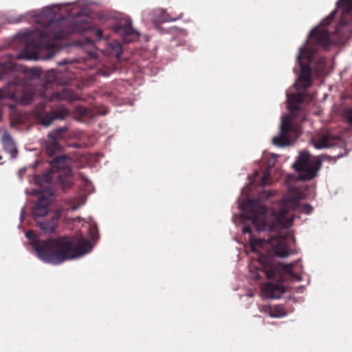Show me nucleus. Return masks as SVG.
Segmentation results:
<instances>
[{"label": "nucleus", "mask_w": 352, "mask_h": 352, "mask_svg": "<svg viewBox=\"0 0 352 352\" xmlns=\"http://www.w3.org/2000/svg\"><path fill=\"white\" fill-rule=\"evenodd\" d=\"M39 259L45 263L58 265L63 262L84 255L91 250L90 242L84 238L60 236L46 240H37L32 230L25 233Z\"/></svg>", "instance_id": "f257e3e1"}, {"label": "nucleus", "mask_w": 352, "mask_h": 352, "mask_svg": "<svg viewBox=\"0 0 352 352\" xmlns=\"http://www.w3.org/2000/svg\"><path fill=\"white\" fill-rule=\"evenodd\" d=\"M91 28V23L85 19H60L51 21L39 32L37 40L27 42L25 48L18 54L17 58L37 59L41 49L46 48L51 51L54 48L56 41L65 38L73 33L82 34Z\"/></svg>", "instance_id": "f03ea898"}, {"label": "nucleus", "mask_w": 352, "mask_h": 352, "mask_svg": "<svg viewBox=\"0 0 352 352\" xmlns=\"http://www.w3.org/2000/svg\"><path fill=\"white\" fill-rule=\"evenodd\" d=\"M331 44L329 33L320 28H314L309 34V40L307 41L304 47L299 49L296 60L300 66V74L299 76V83L297 85V90L300 88L306 89L311 85V69L308 64L302 63V58H305L310 62L319 47L327 48Z\"/></svg>", "instance_id": "7ed1b4c3"}, {"label": "nucleus", "mask_w": 352, "mask_h": 352, "mask_svg": "<svg viewBox=\"0 0 352 352\" xmlns=\"http://www.w3.org/2000/svg\"><path fill=\"white\" fill-rule=\"evenodd\" d=\"M257 270L263 272L269 280H275L278 283H267L262 287L265 296L272 299H278L286 292V287L283 285L285 273H289L292 267L289 265L273 262L272 258L264 254L258 256Z\"/></svg>", "instance_id": "20e7f679"}, {"label": "nucleus", "mask_w": 352, "mask_h": 352, "mask_svg": "<svg viewBox=\"0 0 352 352\" xmlns=\"http://www.w3.org/2000/svg\"><path fill=\"white\" fill-rule=\"evenodd\" d=\"M250 243L253 252H258L259 249L266 250L269 256L287 257L291 252L285 239L276 236H269L267 239L250 237Z\"/></svg>", "instance_id": "39448f33"}, {"label": "nucleus", "mask_w": 352, "mask_h": 352, "mask_svg": "<svg viewBox=\"0 0 352 352\" xmlns=\"http://www.w3.org/2000/svg\"><path fill=\"white\" fill-rule=\"evenodd\" d=\"M242 208L248 212L247 218L256 227L258 231H272L274 229V223L269 224L266 221L267 208L261 199H249L243 203Z\"/></svg>", "instance_id": "423d86ee"}, {"label": "nucleus", "mask_w": 352, "mask_h": 352, "mask_svg": "<svg viewBox=\"0 0 352 352\" xmlns=\"http://www.w3.org/2000/svg\"><path fill=\"white\" fill-rule=\"evenodd\" d=\"M292 210H298L300 212L310 214L313 207L309 204H301L299 198L287 197L280 202L279 210L273 214L275 215V221L280 226L289 227L292 223V219L287 217L288 212Z\"/></svg>", "instance_id": "0eeeda50"}, {"label": "nucleus", "mask_w": 352, "mask_h": 352, "mask_svg": "<svg viewBox=\"0 0 352 352\" xmlns=\"http://www.w3.org/2000/svg\"><path fill=\"white\" fill-rule=\"evenodd\" d=\"M321 166L319 160H311L310 154L304 151L300 152L296 161L293 164V168L299 173L302 180H310L316 175Z\"/></svg>", "instance_id": "6e6552de"}, {"label": "nucleus", "mask_w": 352, "mask_h": 352, "mask_svg": "<svg viewBox=\"0 0 352 352\" xmlns=\"http://www.w3.org/2000/svg\"><path fill=\"white\" fill-rule=\"evenodd\" d=\"M299 132V127L296 124L291 115H286L283 116L280 126V133L278 135L272 139V142L274 145L282 147L290 144L291 134L298 135Z\"/></svg>", "instance_id": "1a4fd4ad"}, {"label": "nucleus", "mask_w": 352, "mask_h": 352, "mask_svg": "<svg viewBox=\"0 0 352 352\" xmlns=\"http://www.w3.org/2000/svg\"><path fill=\"white\" fill-rule=\"evenodd\" d=\"M309 94L307 93H290L287 94V107L291 114L296 116L300 111L299 104L303 102Z\"/></svg>", "instance_id": "9d476101"}, {"label": "nucleus", "mask_w": 352, "mask_h": 352, "mask_svg": "<svg viewBox=\"0 0 352 352\" xmlns=\"http://www.w3.org/2000/svg\"><path fill=\"white\" fill-rule=\"evenodd\" d=\"M1 143L2 144L3 151L8 153L12 159H15L17 157L18 149L16 148L15 142L8 131H5L3 133L1 139Z\"/></svg>", "instance_id": "9b49d317"}, {"label": "nucleus", "mask_w": 352, "mask_h": 352, "mask_svg": "<svg viewBox=\"0 0 352 352\" xmlns=\"http://www.w3.org/2000/svg\"><path fill=\"white\" fill-rule=\"evenodd\" d=\"M337 6L342 8V16L335 32H339L340 26L345 25L350 23V20L346 19V16L352 14V0H339L337 2Z\"/></svg>", "instance_id": "f8f14e48"}, {"label": "nucleus", "mask_w": 352, "mask_h": 352, "mask_svg": "<svg viewBox=\"0 0 352 352\" xmlns=\"http://www.w3.org/2000/svg\"><path fill=\"white\" fill-rule=\"evenodd\" d=\"M50 201L44 196L38 197L34 206L32 208V214L35 219L45 217L49 212Z\"/></svg>", "instance_id": "ddd939ff"}, {"label": "nucleus", "mask_w": 352, "mask_h": 352, "mask_svg": "<svg viewBox=\"0 0 352 352\" xmlns=\"http://www.w3.org/2000/svg\"><path fill=\"white\" fill-rule=\"evenodd\" d=\"M337 138L329 133H323L312 138L311 142L316 148H324L334 145Z\"/></svg>", "instance_id": "4468645a"}, {"label": "nucleus", "mask_w": 352, "mask_h": 352, "mask_svg": "<svg viewBox=\"0 0 352 352\" xmlns=\"http://www.w3.org/2000/svg\"><path fill=\"white\" fill-rule=\"evenodd\" d=\"M74 115L77 120L80 121H87L93 119L97 113L91 109L78 106L75 109Z\"/></svg>", "instance_id": "2eb2a0df"}, {"label": "nucleus", "mask_w": 352, "mask_h": 352, "mask_svg": "<svg viewBox=\"0 0 352 352\" xmlns=\"http://www.w3.org/2000/svg\"><path fill=\"white\" fill-rule=\"evenodd\" d=\"M179 18L180 16L171 17L164 10H159L155 16L153 18V23L155 26L159 27L163 23L175 21Z\"/></svg>", "instance_id": "dca6fc26"}, {"label": "nucleus", "mask_w": 352, "mask_h": 352, "mask_svg": "<svg viewBox=\"0 0 352 352\" xmlns=\"http://www.w3.org/2000/svg\"><path fill=\"white\" fill-rule=\"evenodd\" d=\"M60 74L61 72L56 69H52L46 72L45 74V87H48L50 85L53 83H60Z\"/></svg>", "instance_id": "f3484780"}, {"label": "nucleus", "mask_w": 352, "mask_h": 352, "mask_svg": "<svg viewBox=\"0 0 352 352\" xmlns=\"http://www.w3.org/2000/svg\"><path fill=\"white\" fill-rule=\"evenodd\" d=\"M36 221L37 226L45 233H53L57 227V219L52 218L50 220Z\"/></svg>", "instance_id": "a211bd4d"}, {"label": "nucleus", "mask_w": 352, "mask_h": 352, "mask_svg": "<svg viewBox=\"0 0 352 352\" xmlns=\"http://www.w3.org/2000/svg\"><path fill=\"white\" fill-rule=\"evenodd\" d=\"M68 135V127L64 126L50 131L47 135V138L59 142L60 140L66 139Z\"/></svg>", "instance_id": "6ab92c4d"}, {"label": "nucleus", "mask_w": 352, "mask_h": 352, "mask_svg": "<svg viewBox=\"0 0 352 352\" xmlns=\"http://www.w3.org/2000/svg\"><path fill=\"white\" fill-rule=\"evenodd\" d=\"M71 97V92L66 88H62L61 91H56L53 94H52L49 98L48 100L55 101V100H66Z\"/></svg>", "instance_id": "aec40b11"}, {"label": "nucleus", "mask_w": 352, "mask_h": 352, "mask_svg": "<svg viewBox=\"0 0 352 352\" xmlns=\"http://www.w3.org/2000/svg\"><path fill=\"white\" fill-rule=\"evenodd\" d=\"M37 121L45 126H50L54 120L52 113L47 112H38L36 115Z\"/></svg>", "instance_id": "412c9836"}, {"label": "nucleus", "mask_w": 352, "mask_h": 352, "mask_svg": "<svg viewBox=\"0 0 352 352\" xmlns=\"http://www.w3.org/2000/svg\"><path fill=\"white\" fill-rule=\"evenodd\" d=\"M46 151L49 155H53L61 149L59 142L48 138L45 142Z\"/></svg>", "instance_id": "4be33fe9"}, {"label": "nucleus", "mask_w": 352, "mask_h": 352, "mask_svg": "<svg viewBox=\"0 0 352 352\" xmlns=\"http://www.w3.org/2000/svg\"><path fill=\"white\" fill-rule=\"evenodd\" d=\"M67 157L65 155H61L54 157L51 162V166L53 169H61L66 166Z\"/></svg>", "instance_id": "5701e85b"}, {"label": "nucleus", "mask_w": 352, "mask_h": 352, "mask_svg": "<svg viewBox=\"0 0 352 352\" xmlns=\"http://www.w3.org/2000/svg\"><path fill=\"white\" fill-rule=\"evenodd\" d=\"M119 30L122 31L126 36L133 34L139 36V33L133 28L132 22L130 19L126 20L124 25H120Z\"/></svg>", "instance_id": "b1692460"}, {"label": "nucleus", "mask_w": 352, "mask_h": 352, "mask_svg": "<svg viewBox=\"0 0 352 352\" xmlns=\"http://www.w3.org/2000/svg\"><path fill=\"white\" fill-rule=\"evenodd\" d=\"M58 183L62 187V188L65 190L66 189L70 188L72 185V182L69 177L59 175L58 177Z\"/></svg>", "instance_id": "393cba45"}, {"label": "nucleus", "mask_w": 352, "mask_h": 352, "mask_svg": "<svg viewBox=\"0 0 352 352\" xmlns=\"http://www.w3.org/2000/svg\"><path fill=\"white\" fill-rule=\"evenodd\" d=\"M52 115L53 116L54 120L59 119L63 120L65 119L67 116L68 111L66 109H53L51 111Z\"/></svg>", "instance_id": "a878e982"}, {"label": "nucleus", "mask_w": 352, "mask_h": 352, "mask_svg": "<svg viewBox=\"0 0 352 352\" xmlns=\"http://www.w3.org/2000/svg\"><path fill=\"white\" fill-rule=\"evenodd\" d=\"M286 316V311L281 305H276L271 311V316L273 318H281Z\"/></svg>", "instance_id": "bb28decb"}, {"label": "nucleus", "mask_w": 352, "mask_h": 352, "mask_svg": "<svg viewBox=\"0 0 352 352\" xmlns=\"http://www.w3.org/2000/svg\"><path fill=\"white\" fill-rule=\"evenodd\" d=\"M337 11L333 10L331 12L326 18H324L322 21V25H327L331 23L336 15Z\"/></svg>", "instance_id": "cd10ccee"}, {"label": "nucleus", "mask_w": 352, "mask_h": 352, "mask_svg": "<svg viewBox=\"0 0 352 352\" xmlns=\"http://www.w3.org/2000/svg\"><path fill=\"white\" fill-rule=\"evenodd\" d=\"M270 173L268 170H266L264 173L263 176L261 180V186H264L268 184L270 180Z\"/></svg>", "instance_id": "c85d7f7f"}, {"label": "nucleus", "mask_w": 352, "mask_h": 352, "mask_svg": "<svg viewBox=\"0 0 352 352\" xmlns=\"http://www.w3.org/2000/svg\"><path fill=\"white\" fill-rule=\"evenodd\" d=\"M345 118L352 124V108L347 109L345 111Z\"/></svg>", "instance_id": "c756f323"}, {"label": "nucleus", "mask_w": 352, "mask_h": 352, "mask_svg": "<svg viewBox=\"0 0 352 352\" xmlns=\"http://www.w3.org/2000/svg\"><path fill=\"white\" fill-rule=\"evenodd\" d=\"M116 58H119L122 54V46L120 44H119L118 43H117L116 44Z\"/></svg>", "instance_id": "7c9ffc66"}, {"label": "nucleus", "mask_w": 352, "mask_h": 352, "mask_svg": "<svg viewBox=\"0 0 352 352\" xmlns=\"http://www.w3.org/2000/svg\"><path fill=\"white\" fill-rule=\"evenodd\" d=\"M98 74L102 76H108L110 72L107 69H100L98 71Z\"/></svg>", "instance_id": "2f4dec72"}, {"label": "nucleus", "mask_w": 352, "mask_h": 352, "mask_svg": "<svg viewBox=\"0 0 352 352\" xmlns=\"http://www.w3.org/2000/svg\"><path fill=\"white\" fill-rule=\"evenodd\" d=\"M243 234H245V233L251 234L252 233L251 226H244V228L243 229Z\"/></svg>", "instance_id": "473e14b6"}, {"label": "nucleus", "mask_w": 352, "mask_h": 352, "mask_svg": "<svg viewBox=\"0 0 352 352\" xmlns=\"http://www.w3.org/2000/svg\"><path fill=\"white\" fill-rule=\"evenodd\" d=\"M96 35L98 39H101L102 38V31L101 30H97L96 31Z\"/></svg>", "instance_id": "72a5a7b5"}, {"label": "nucleus", "mask_w": 352, "mask_h": 352, "mask_svg": "<svg viewBox=\"0 0 352 352\" xmlns=\"http://www.w3.org/2000/svg\"><path fill=\"white\" fill-rule=\"evenodd\" d=\"M30 74L33 76H38V70L35 69H30Z\"/></svg>", "instance_id": "f704fd0d"}, {"label": "nucleus", "mask_w": 352, "mask_h": 352, "mask_svg": "<svg viewBox=\"0 0 352 352\" xmlns=\"http://www.w3.org/2000/svg\"><path fill=\"white\" fill-rule=\"evenodd\" d=\"M46 12L48 13L51 19H54V13L53 12L52 10V9H47L46 10Z\"/></svg>", "instance_id": "c9c22d12"}, {"label": "nucleus", "mask_w": 352, "mask_h": 352, "mask_svg": "<svg viewBox=\"0 0 352 352\" xmlns=\"http://www.w3.org/2000/svg\"><path fill=\"white\" fill-rule=\"evenodd\" d=\"M20 81H19V78H17L16 79H15L14 81H12L11 83L13 84V85H18L19 84Z\"/></svg>", "instance_id": "e433bc0d"}, {"label": "nucleus", "mask_w": 352, "mask_h": 352, "mask_svg": "<svg viewBox=\"0 0 352 352\" xmlns=\"http://www.w3.org/2000/svg\"><path fill=\"white\" fill-rule=\"evenodd\" d=\"M67 63H68V62H67V60H64L63 61L59 62V63H58V65H60H60H66Z\"/></svg>", "instance_id": "4c0bfd02"}, {"label": "nucleus", "mask_w": 352, "mask_h": 352, "mask_svg": "<svg viewBox=\"0 0 352 352\" xmlns=\"http://www.w3.org/2000/svg\"><path fill=\"white\" fill-rule=\"evenodd\" d=\"M54 55V53H52L51 52H50L48 53V54L47 55L46 58H47V59L51 58Z\"/></svg>", "instance_id": "58836bf2"}, {"label": "nucleus", "mask_w": 352, "mask_h": 352, "mask_svg": "<svg viewBox=\"0 0 352 352\" xmlns=\"http://www.w3.org/2000/svg\"><path fill=\"white\" fill-rule=\"evenodd\" d=\"M5 97V93L3 90L0 89V98H3Z\"/></svg>", "instance_id": "ea45409f"}, {"label": "nucleus", "mask_w": 352, "mask_h": 352, "mask_svg": "<svg viewBox=\"0 0 352 352\" xmlns=\"http://www.w3.org/2000/svg\"><path fill=\"white\" fill-rule=\"evenodd\" d=\"M87 42H88V43H93V41H92V40H91V39L87 38Z\"/></svg>", "instance_id": "a19ab883"}, {"label": "nucleus", "mask_w": 352, "mask_h": 352, "mask_svg": "<svg viewBox=\"0 0 352 352\" xmlns=\"http://www.w3.org/2000/svg\"><path fill=\"white\" fill-rule=\"evenodd\" d=\"M66 172H67V173H71V170H70V169H67V170H66Z\"/></svg>", "instance_id": "79ce46f5"}, {"label": "nucleus", "mask_w": 352, "mask_h": 352, "mask_svg": "<svg viewBox=\"0 0 352 352\" xmlns=\"http://www.w3.org/2000/svg\"><path fill=\"white\" fill-rule=\"evenodd\" d=\"M107 113V111H104L102 114L105 115Z\"/></svg>", "instance_id": "37998d69"}, {"label": "nucleus", "mask_w": 352, "mask_h": 352, "mask_svg": "<svg viewBox=\"0 0 352 352\" xmlns=\"http://www.w3.org/2000/svg\"><path fill=\"white\" fill-rule=\"evenodd\" d=\"M2 159V157L0 155V160Z\"/></svg>", "instance_id": "c03bdc74"}]
</instances>
